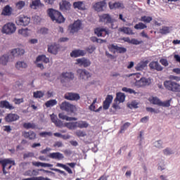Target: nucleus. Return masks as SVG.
<instances>
[{"instance_id": "nucleus-1", "label": "nucleus", "mask_w": 180, "mask_h": 180, "mask_svg": "<svg viewBox=\"0 0 180 180\" xmlns=\"http://www.w3.org/2000/svg\"><path fill=\"white\" fill-rule=\"evenodd\" d=\"M48 15L53 22H56V23H64L65 22V18L58 11L49 8L48 9Z\"/></svg>"}, {"instance_id": "nucleus-2", "label": "nucleus", "mask_w": 180, "mask_h": 180, "mask_svg": "<svg viewBox=\"0 0 180 180\" xmlns=\"http://www.w3.org/2000/svg\"><path fill=\"white\" fill-rule=\"evenodd\" d=\"M0 164L2 167V171L4 175H6V174H9V169L13 167V165H16L15 160H12L11 158L0 160ZM7 169V170H6Z\"/></svg>"}, {"instance_id": "nucleus-3", "label": "nucleus", "mask_w": 180, "mask_h": 180, "mask_svg": "<svg viewBox=\"0 0 180 180\" xmlns=\"http://www.w3.org/2000/svg\"><path fill=\"white\" fill-rule=\"evenodd\" d=\"M164 86L167 91L172 92H180V84L172 80H166L164 82Z\"/></svg>"}, {"instance_id": "nucleus-4", "label": "nucleus", "mask_w": 180, "mask_h": 180, "mask_svg": "<svg viewBox=\"0 0 180 180\" xmlns=\"http://www.w3.org/2000/svg\"><path fill=\"white\" fill-rule=\"evenodd\" d=\"M60 110H63L68 113H74L75 112H77V106L68 101H63L60 105Z\"/></svg>"}, {"instance_id": "nucleus-5", "label": "nucleus", "mask_w": 180, "mask_h": 180, "mask_svg": "<svg viewBox=\"0 0 180 180\" xmlns=\"http://www.w3.org/2000/svg\"><path fill=\"white\" fill-rule=\"evenodd\" d=\"M99 20L104 23V25H111V27L112 29H116V27L113 26V23H115V19L112 18L110 15L109 14H103L99 15Z\"/></svg>"}, {"instance_id": "nucleus-6", "label": "nucleus", "mask_w": 180, "mask_h": 180, "mask_svg": "<svg viewBox=\"0 0 180 180\" xmlns=\"http://www.w3.org/2000/svg\"><path fill=\"white\" fill-rule=\"evenodd\" d=\"M16 32V25L13 22H7L3 26L2 33L5 34H13Z\"/></svg>"}, {"instance_id": "nucleus-7", "label": "nucleus", "mask_w": 180, "mask_h": 180, "mask_svg": "<svg viewBox=\"0 0 180 180\" xmlns=\"http://www.w3.org/2000/svg\"><path fill=\"white\" fill-rule=\"evenodd\" d=\"M15 23L18 26H28L30 23V18L25 15H20L15 20Z\"/></svg>"}, {"instance_id": "nucleus-8", "label": "nucleus", "mask_w": 180, "mask_h": 180, "mask_svg": "<svg viewBox=\"0 0 180 180\" xmlns=\"http://www.w3.org/2000/svg\"><path fill=\"white\" fill-rule=\"evenodd\" d=\"M151 84V79H147L144 77H141L139 80L135 82V86L138 88H141L143 86H148Z\"/></svg>"}, {"instance_id": "nucleus-9", "label": "nucleus", "mask_w": 180, "mask_h": 180, "mask_svg": "<svg viewBox=\"0 0 180 180\" xmlns=\"http://www.w3.org/2000/svg\"><path fill=\"white\" fill-rule=\"evenodd\" d=\"M94 33L98 37H105L109 34V30L108 28L97 27L94 30Z\"/></svg>"}, {"instance_id": "nucleus-10", "label": "nucleus", "mask_w": 180, "mask_h": 180, "mask_svg": "<svg viewBox=\"0 0 180 180\" xmlns=\"http://www.w3.org/2000/svg\"><path fill=\"white\" fill-rule=\"evenodd\" d=\"M81 26H82V22H81V20H77L75 21L72 25L69 26L70 33H76V32H78V30L81 29Z\"/></svg>"}, {"instance_id": "nucleus-11", "label": "nucleus", "mask_w": 180, "mask_h": 180, "mask_svg": "<svg viewBox=\"0 0 180 180\" xmlns=\"http://www.w3.org/2000/svg\"><path fill=\"white\" fill-rule=\"evenodd\" d=\"M77 72L80 79L86 80L88 78H91V73L85 69H78Z\"/></svg>"}, {"instance_id": "nucleus-12", "label": "nucleus", "mask_w": 180, "mask_h": 180, "mask_svg": "<svg viewBox=\"0 0 180 180\" xmlns=\"http://www.w3.org/2000/svg\"><path fill=\"white\" fill-rule=\"evenodd\" d=\"M65 99L67 101H79L81 99V96H79V94L69 92L66 93L64 96Z\"/></svg>"}, {"instance_id": "nucleus-13", "label": "nucleus", "mask_w": 180, "mask_h": 180, "mask_svg": "<svg viewBox=\"0 0 180 180\" xmlns=\"http://www.w3.org/2000/svg\"><path fill=\"white\" fill-rule=\"evenodd\" d=\"M93 7L96 12H103L104 8H106V1H98L94 4Z\"/></svg>"}, {"instance_id": "nucleus-14", "label": "nucleus", "mask_w": 180, "mask_h": 180, "mask_svg": "<svg viewBox=\"0 0 180 180\" xmlns=\"http://www.w3.org/2000/svg\"><path fill=\"white\" fill-rule=\"evenodd\" d=\"M19 117H20L18 115V114L8 113L4 117V120L6 122V123H12V122H16V120H19Z\"/></svg>"}, {"instance_id": "nucleus-15", "label": "nucleus", "mask_w": 180, "mask_h": 180, "mask_svg": "<svg viewBox=\"0 0 180 180\" xmlns=\"http://www.w3.org/2000/svg\"><path fill=\"white\" fill-rule=\"evenodd\" d=\"M112 101L113 96L108 95L105 100L103 102V109H104V110H108V109L110 108V103H112Z\"/></svg>"}, {"instance_id": "nucleus-16", "label": "nucleus", "mask_w": 180, "mask_h": 180, "mask_svg": "<svg viewBox=\"0 0 180 180\" xmlns=\"http://www.w3.org/2000/svg\"><path fill=\"white\" fill-rule=\"evenodd\" d=\"M76 61V64H79L80 67H84V68H86V67H89V65H91V60L85 58H78Z\"/></svg>"}, {"instance_id": "nucleus-17", "label": "nucleus", "mask_w": 180, "mask_h": 180, "mask_svg": "<svg viewBox=\"0 0 180 180\" xmlns=\"http://www.w3.org/2000/svg\"><path fill=\"white\" fill-rule=\"evenodd\" d=\"M22 136L28 140H36L37 135L33 131H23Z\"/></svg>"}, {"instance_id": "nucleus-18", "label": "nucleus", "mask_w": 180, "mask_h": 180, "mask_svg": "<svg viewBox=\"0 0 180 180\" xmlns=\"http://www.w3.org/2000/svg\"><path fill=\"white\" fill-rule=\"evenodd\" d=\"M59 6L62 12H67V11L71 9V4L65 0L62 1V2L59 4Z\"/></svg>"}, {"instance_id": "nucleus-19", "label": "nucleus", "mask_w": 180, "mask_h": 180, "mask_svg": "<svg viewBox=\"0 0 180 180\" xmlns=\"http://www.w3.org/2000/svg\"><path fill=\"white\" fill-rule=\"evenodd\" d=\"M149 68L150 70H155L156 71H162L164 68L160 63H158V61H152L149 63Z\"/></svg>"}, {"instance_id": "nucleus-20", "label": "nucleus", "mask_w": 180, "mask_h": 180, "mask_svg": "<svg viewBox=\"0 0 180 180\" xmlns=\"http://www.w3.org/2000/svg\"><path fill=\"white\" fill-rule=\"evenodd\" d=\"M85 54H86V52H85V51L77 49V50L72 51L70 53V56L74 57L75 58H77V57H84Z\"/></svg>"}, {"instance_id": "nucleus-21", "label": "nucleus", "mask_w": 180, "mask_h": 180, "mask_svg": "<svg viewBox=\"0 0 180 180\" xmlns=\"http://www.w3.org/2000/svg\"><path fill=\"white\" fill-rule=\"evenodd\" d=\"M49 158H52L53 160H58V161H60V160H64V155L60 152L51 153L49 155Z\"/></svg>"}, {"instance_id": "nucleus-22", "label": "nucleus", "mask_w": 180, "mask_h": 180, "mask_svg": "<svg viewBox=\"0 0 180 180\" xmlns=\"http://www.w3.org/2000/svg\"><path fill=\"white\" fill-rule=\"evenodd\" d=\"M108 6L110 9H120V8H121V9H124V5L123 4V3L120 2H109Z\"/></svg>"}, {"instance_id": "nucleus-23", "label": "nucleus", "mask_w": 180, "mask_h": 180, "mask_svg": "<svg viewBox=\"0 0 180 180\" xmlns=\"http://www.w3.org/2000/svg\"><path fill=\"white\" fill-rule=\"evenodd\" d=\"M11 54L13 57H19V56H23L25 54V49L17 48L11 51Z\"/></svg>"}, {"instance_id": "nucleus-24", "label": "nucleus", "mask_w": 180, "mask_h": 180, "mask_svg": "<svg viewBox=\"0 0 180 180\" xmlns=\"http://www.w3.org/2000/svg\"><path fill=\"white\" fill-rule=\"evenodd\" d=\"M148 63V60H146L145 61H141L136 65V66L135 67V70L136 71H143V70L146 68V67H147Z\"/></svg>"}, {"instance_id": "nucleus-25", "label": "nucleus", "mask_w": 180, "mask_h": 180, "mask_svg": "<svg viewBox=\"0 0 180 180\" xmlns=\"http://www.w3.org/2000/svg\"><path fill=\"white\" fill-rule=\"evenodd\" d=\"M0 108H5L6 109H9V110H13V109H15V107L11 105V103H9V101H0Z\"/></svg>"}, {"instance_id": "nucleus-26", "label": "nucleus", "mask_w": 180, "mask_h": 180, "mask_svg": "<svg viewBox=\"0 0 180 180\" xmlns=\"http://www.w3.org/2000/svg\"><path fill=\"white\" fill-rule=\"evenodd\" d=\"M73 7L75 9H79V11H85L86 8L85 7V4L84 1H76L73 3Z\"/></svg>"}, {"instance_id": "nucleus-27", "label": "nucleus", "mask_w": 180, "mask_h": 180, "mask_svg": "<svg viewBox=\"0 0 180 180\" xmlns=\"http://www.w3.org/2000/svg\"><path fill=\"white\" fill-rule=\"evenodd\" d=\"M48 51L51 54H57L58 53V45L54 44L48 46Z\"/></svg>"}, {"instance_id": "nucleus-28", "label": "nucleus", "mask_w": 180, "mask_h": 180, "mask_svg": "<svg viewBox=\"0 0 180 180\" xmlns=\"http://www.w3.org/2000/svg\"><path fill=\"white\" fill-rule=\"evenodd\" d=\"M44 4H41L40 0H32V4H30V8L32 9H37V8H43Z\"/></svg>"}, {"instance_id": "nucleus-29", "label": "nucleus", "mask_w": 180, "mask_h": 180, "mask_svg": "<svg viewBox=\"0 0 180 180\" xmlns=\"http://www.w3.org/2000/svg\"><path fill=\"white\" fill-rule=\"evenodd\" d=\"M61 77L64 78V79H67V81H72L75 78L74 73L68 72H63Z\"/></svg>"}, {"instance_id": "nucleus-30", "label": "nucleus", "mask_w": 180, "mask_h": 180, "mask_svg": "<svg viewBox=\"0 0 180 180\" xmlns=\"http://www.w3.org/2000/svg\"><path fill=\"white\" fill-rule=\"evenodd\" d=\"M1 15L4 16H11V15H12V8L9 5L4 6L1 12Z\"/></svg>"}, {"instance_id": "nucleus-31", "label": "nucleus", "mask_w": 180, "mask_h": 180, "mask_svg": "<svg viewBox=\"0 0 180 180\" xmlns=\"http://www.w3.org/2000/svg\"><path fill=\"white\" fill-rule=\"evenodd\" d=\"M119 32H121L122 33H124V34H134L133 32V30L131 28L128 27H122L119 28Z\"/></svg>"}, {"instance_id": "nucleus-32", "label": "nucleus", "mask_w": 180, "mask_h": 180, "mask_svg": "<svg viewBox=\"0 0 180 180\" xmlns=\"http://www.w3.org/2000/svg\"><path fill=\"white\" fill-rule=\"evenodd\" d=\"M110 48L112 49V50H116L117 53H120L121 54L127 51V49H126V48L120 47L113 44L110 45Z\"/></svg>"}, {"instance_id": "nucleus-33", "label": "nucleus", "mask_w": 180, "mask_h": 180, "mask_svg": "<svg viewBox=\"0 0 180 180\" xmlns=\"http://www.w3.org/2000/svg\"><path fill=\"white\" fill-rule=\"evenodd\" d=\"M18 34H20L23 37H29L30 36V30L27 28H22L18 30Z\"/></svg>"}, {"instance_id": "nucleus-34", "label": "nucleus", "mask_w": 180, "mask_h": 180, "mask_svg": "<svg viewBox=\"0 0 180 180\" xmlns=\"http://www.w3.org/2000/svg\"><path fill=\"white\" fill-rule=\"evenodd\" d=\"M58 117L59 119H62V120H67V122H72V120H77V118L73 117H68L64 115L63 112L58 114Z\"/></svg>"}, {"instance_id": "nucleus-35", "label": "nucleus", "mask_w": 180, "mask_h": 180, "mask_svg": "<svg viewBox=\"0 0 180 180\" xmlns=\"http://www.w3.org/2000/svg\"><path fill=\"white\" fill-rule=\"evenodd\" d=\"M32 165H34V167H43L44 168H46V167L50 168L53 167V165L50 163H43L41 162H32Z\"/></svg>"}, {"instance_id": "nucleus-36", "label": "nucleus", "mask_w": 180, "mask_h": 180, "mask_svg": "<svg viewBox=\"0 0 180 180\" xmlns=\"http://www.w3.org/2000/svg\"><path fill=\"white\" fill-rule=\"evenodd\" d=\"M15 68L20 70H25V68H27V63L24 61H18L15 64Z\"/></svg>"}, {"instance_id": "nucleus-37", "label": "nucleus", "mask_w": 180, "mask_h": 180, "mask_svg": "<svg viewBox=\"0 0 180 180\" xmlns=\"http://www.w3.org/2000/svg\"><path fill=\"white\" fill-rule=\"evenodd\" d=\"M40 61H43V63L47 64L48 63H50V59L46 57L45 55H39V56H37L36 59V63H39Z\"/></svg>"}, {"instance_id": "nucleus-38", "label": "nucleus", "mask_w": 180, "mask_h": 180, "mask_svg": "<svg viewBox=\"0 0 180 180\" xmlns=\"http://www.w3.org/2000/svg\"><path fill=\"white\" fill-rule=\"evenodd\" d=\"M9 62V55L4 54L0 58V64L1 65H6Z\"/></svg>"}, {"instance_id": "nucleus-39", "label": "nucleus", "mask_w": 180, "mask_h": 180, "mask_svg": "<svg viewBox=\"0 0 180 180\" xmlns=\"http://www.w3.org/2000/svg\"><path fill=\"white\" fill-rule=\"evenodd\" d=\"M124 99H126V96L124 95V94L122 92L117 93L115 101H118L120 103H122V102H124Z\"/></svg>"}, {"instance_id": "nucleus-40", "label": "nucleus", "mask_w": 180, "mask_h": 180, "mask_svg": "<svg viewBox=\"0 0 180 180\" xmlns=\"http://www.w3.org/2000/svg\"><path fill=\"white\" fill-rule=\"evenodd\" d=\"M76 123L79 129H86L89 126V124H88L86 121H78V122H76Z\"/></svg>"}, {"instance_id": "nucleus-41", "label": "nucleus", "mask_w": 180, "mask_h": 180, "mask_svg": "<svg viewBox=\"0 0 180 180\" xmlns=\"http://www.w3.org/2000/svg\"><path fill=\"white\" fill-rule=\"evenodd\" d=\"M65 127L69 129V130H75L77 129V122H67L65 124Z\"/></svg>"}, {"instance_id": "nucleus-42", "label": "nucleus", "mask_w": 180, "mask_h": 180, "mask_svg": "<svg viewBox=\"0 0 180 180\" xmlns=\"http://www.w3.org/2000/svg\"><path fill=\"white\" fill-rule=\"evenodd\" d=\"M24 129H26L27 130H29V129H34L37 127L36 124L34 123H31V122H25L22 124Z\"/></svg>"}, {"instance_id": "nucleus-43", "label": "nucleus", "mask_w": 180, "mask_h": 180, "mask_svg": "<svg viewBox=\"0 0 180 180\" xmlns=\"http://www.w3.org/2000/svg\"><path fill=\"white\" fill-rule=\"evenodd\" d=\"M149 102L150 103H153V105H158L160 106L161 103V101L158 98V97H150L148 99Z\"/></svg>"}, {"instance_id": "nucleus-44", "label": "nucleus", "mask_w": 180, "mask_h": 180, "mask_svg": "<svg viewBox=\"0 0 180 180\" xmlns=\"http://www.w3.org/2000/svg\"><path fill=\"white\" fill-rule=\"evenodd\" d=\"M56 167H59L60 168H63V169H65L67 172L69 174H72V170L71 168H70L68 166L63 164V163H57Z\"/></svg>"}, {"instance_id": "nucleus-45", "label": "nucleus", "mask_w": 180, "mask_h": 180, "mask_svg": "<svg viewBox=\"0 0 180 180\" xmlns=\"http://www.w3.org/2000/svg\"><path fill=\"white\" fill-rule=\"evenodd\" d=\"M134 29L136 30H143V29H147V26L143 22H139L134 25Z\"/></svg>"}, {"instance_id": "nucleus-46", "label": "nucleus", "mask_w": 180, "mask_h": 180, "mask_svg": "<svg viewBox=\"0 0 180 180\" xmlns=\"http://www.w3.org/2000/svg\"><path fill=\"white\" fill-rule=\"evenodd\" d=\"M56 105H57V101L56 100H49L45 103V106H46V108H51L56 106Z\"/></svg>"}, {"instance_id": "nucleus-47", "label": "nucleus", "mask_w": 180, "mask_h": 180, "mask_svg": "<svg viewBox=\"0 0 180 180\" xmlns=\"http://www.w3.org/2000/svg\"><path fill=\"white\" fill-rule=\"evenodd\" d=\"M25 175H26V176H33L39 175V172L34 169L32 171L28 170L25 172Z\"/></svg>"}, {"instance_id": "nucleus-48", "label": "nucleus", "mask_w": 180, "mask_h": 180, "mask_svg": "<svg viewBox=\"0 0 180 180\" xmlns=\"http://www.w3.org/2000/svg\"><path fill=\"white\" fill-rule=\"evenodd\" d=\"M33 96H34V98L40 99V98H43V96H44V93L41 91H34L33 93Z\"/></svg>"}, {"instance_id": "nucleus-49", "label": "nucleus", "mask_w": 180, "mask_h": 180, "mask_svg": "<svg viewBox=\"0 0 180 180\" xmlns=\"http://www.w3.org/2000/svg\"><path fill=\"white\" fill-rule=\"evenodd\" d=\"M131 124H130V122H125L120 128V133H124L125 130H127V129H129V127H130V125Z\"/></svg>"}, {"instance_id": "nucleus-50", "label": "nucleus", "mask_w": 180, "mask_h": 180, "mask_svg": "<svg viewBox=\"0 0 180 180\" xmlns=\"http://www.w3.org/2000/svg\"><path fill=\"white\" fill-rule=\"evenodd\" d=\"M153 20V18L150 16L143 15L141 18V22H144L145 23H150Z\"/></svg>"}, {"instance_id": "nucleus-51", "label": "nucleus", "mask_w": 180, "mask_h": 180, "mask_svg": "<svg viewBox=\"0 0 180 180\" xmlns=\"http://www.w3.org/2000/svg\"><path fill=\"white\" fill-rule=\"evenodd\" d=\"M160 33L161 34H168V33H169V27L163 26L162 28L160 30Z\"/></svg>"}, {"instance_id": "nucleus-52", "label": "nucleus", "mask_w": 180, "mask_h": 180, "mask_svg": "<svg viewBox=\"0 0 180 180\" xmlns=\"http://www.w3.org/2000/svg\"><path fill=\"white\" fill-rule=\"evenodd\" d=\"M159 106H162L163 108H169L171 106V100H167L166 101H160Z\"/></svg>"}, {"instance_id": "nucleus-53", "label": "nucleus", "mask_w": 180, "mask_h": 180, "mask_svg": "<svg viewBox=\"0 0 180 180\" xmlns=\"http://www.w3.org/2000/svg\"><path fill=\"white\" fill-rule=\"evenodd\" d=\"M39 136L40 137H47V136L49 137H51V136H53V133L51 131H43L39 133Z\"/></svg>"}, {"instance_id": "nucleus-54", "label": "nucleus", "mask_w": 180, "mask_h": 180, "mask_svg": "<svg viewBox=\"0 0 180 180\" xmlns=\"http://www.w3.org/2000/svg\"><path fill=\"white\" fill-rule=\"evenodd\" d=\"M76 136H77V137H85L86 136V132L82 131V130H77L75 132Z\"/></svg>"}, {"instance_id": "nucleus-55", "label": "nucleus", "mask_w": 180, "mask_h": 180, "mask_svg": "<svg viewBox=\"0 0 180 180\" xmlns=\"http://www.w3.org/2000/svg\"><path fill=\"white\" fill-rule=\"evenodd\" d=\"M25 3L23 1H20L16 3L15 6L18 9H22L25 7Z\"/></svg>"}, {"instance_id": "nucleus-56", "label": "nucleus", "mask_w": 180, "mask_h": 180, "mask_svg": "<svg viewBox=\"0 0 180 180\" xmlns=\"http://www.w3.org/2000/svg\"><path fill=\"white\" fill-rule=\"evenodd\" d=\"M137 105H139V103H137V102L132 101L130 104L128 105V107L130 109H137V108H138Z\"/></svg>"}, {"instance_id": "nucleus-57", "label": "nucleus", "mask_w": 180, "mask_h": 180, "mask_svg": "<svg viewBox=\"0 0 180 180\" xmlns=\"http://www.w3.org/2000/svg\"><path fill=\"white\" fill-rule=\"evenodd\" d=\"M163 153L165 155H171V154H174V152L169 148H167L166 149L163 150Z\"/></svg>"}, {"instance_id": "nucleus-58", "label": "nucleus", "mask_w": 180, "mask_h": 180, "mask_svg": "<svg viewBox=\"0 0 180 180\" xmlns=\"http://www.w3.org/2000/svg\"><path fill=\"white\" fill-rule=\"evenodd\" d=\"M96 48H95V46H89L87 49H86V51H88V53H89V54H92V53H94V51H95Z\"/></svg>"}, {"instance_id": "nucleus-59", "label": "nucleus", "mask_w": 180, "mask_h": 180, "mask_svg": "<svg viewBox=\"0 0 180 180\" xmlns=\"http://www.w3.org/2000/svg\"><path fill=\"white\" fill-rule=\"evenodd\" d=\"M160 63L162 65H164V67H168L169 65L168 60L167 59L162 58L160 60Z\"/></svg>"}, {"instance_id": "nucleus-60", "label": "nucleus", "mask_w": 180, "mask_h": 180, "mask_svg": "<svg viewBox=\"0 0 180 180\" xmlns=\"http://www.w3.org/2000/svg\"><path fill=\"white\" fill-rule=\"evenodd\" d=\"M169 79H170V81H176V82H179V81H180V77L174 76V75H170V76H169Z\"/></svg>"}, {"instance_id": "nucleus-61", "label": "nucleus", "mask_w": 180, "mask_h": 180, "mask_svg": "<svg viewBox=\"0 0 180 180\" xmlns=\"http://www.w3.org/2000/svg\"><path fill=\"white\" fill-rule=\"evenodd\" d=\"M32 157H34V153H33L32 152L25 153L23 155V158H32Z\"/></svg>"}, {"instance_id": "nucleus-62", "label": "nucleus", "mask_w": 180, "mask_h": 180, "mask_svg": "<svg viewBox=\"0 0 180 180\" xmlns=\"http://www.w3.org/2000/svg\"><path fill=\"white\" fill-rule=\"evenodd\" d=\"M130 43H131V44H135L136 46H137L139 44H141V43H143V41H139L136 39H132Z\"/></svg>"}, {"instance_id": "nucleus-63", "label": "nucleus", "mask_w": 180, "mask_h": 180, "mask_svg": "<svg viewBox=\"0 0 180 180\" xmlns=\"http://www.w3.org/2000/svg\"><path fill=\"white\" fill-rule=\"evenodd\" d=\"M122 91L124 92H129V94H136V91L131 89H129V88H127V87H124L122 88Z\"/></svg>"}, {"instance_id": "nucleus-64", "label": "nucleus", "mask_w": 180, "mask_h": 180, "mask_svg": "<svg viewBox=\"0 0 180 180\" xmlns=\"http://www.w3.org/2000/svg\"><path fill=\"white\" fill-rule=\"evenodd\" d=\"M155 146L157 147V148H162V141L160 140L155 143Z\"/></svg>"}]
</instances>
